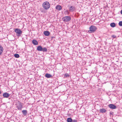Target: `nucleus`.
Instances as JSON below:
<instances>
[{
    "mask_svg": "<svg viewBox=\"0 0 122 122\" xmlns=\"http://www.w3.org/2000/svg\"><path fill=\"white\" fill-rule=\"evenodd\" d=\"M42 6L45 10H47L50 7V5L49 2L46 1L43 3Z\"/></svg>",
    "mask_w": 122,
    "mask_h": 122,
    "instance_id": "f257e3e1",
    "label": "nucleus"
},
{
    "mask_svg": "<svg viewBox=\"0 0 122 122\" xmlns=\"http://www.w3.org/2000/svg\"><path fill=\"white\" fill-rule=\"evenodd\" d=\"M14 31L16 33L17 36H20L22 35V31L18 28L15 29Z\"/></svg>",
    "mask_w": 122,
    "mask_h": 122,
    "instance_id": "f03ea898",
    "label": "nucleus"
},
{
    "mask_svg": "<svg viewBox=\"0 0 122 122\" xmlns=\"http://www.w3.org/2000/svg\"><path fill=\"white\" fill-rule=\"evenodd\" d=\"M97 29V28L94 25H92L89 27L90 30H88L89 32L92 33L94 32Z\"/></svg>",
    "mask_w": 122,
    "mask_h": 122,
    "instance_id": "7ed1b4c3",
    "label": "nucleus"
},
{
    "mask_svg": "<svg viewBox=\"0 0 122 122\" xmlns=\"http://www.w3.org/2000/svg\"><path fill=\"white\" fill-rule=\"evenodd\" d=\"M62 19L65 22L69 21L71 19V18L70 16H65L63 17Z\"/></svg>",
    "mask_w": 122,
    "mask_h": 122,
    "instance_id": "20e7f679",
    "label": "nucleus"
},
{
    "mask_svg": "<svg viewBox=\"0 0 122 122\" xmlns=\"http://www.w3.org/2000/svg\"><path fill=\"white\" fill-rule=\"evenodd\" d=\"M108 107L112 109H115L117 108V107L115 105L112 104H109L108 106Z\"/></svg>",
    "mask_w": 122,
    "mask_h": 122,
    "instance_id": "39448f33",
    "label": "nucleus"
},
{
    "mask_svg": "<svg viewBox=\"0 0 122 122\" xmlns=\"http://www.w3.org/2000/svg\"><path fill=\"white\" fill-rule=\"evenodd\" d=\"M10 95V94H9L7 92L4 93L3 94V96L5 98H8Z\"/></svg>",
    "mask_w": 122,
    "mask_h": 122,
    "instance_id": "423d86ee",
    "label": "nucleus"
},
{
    "mask_svg": "<svg viewBox=\"0 0 122 122\" xmlns=\"http://www.w3.org/2000/svg\"><path fill=\"white\" fill-rule=\"evenodd\" d=\"M75 10V7L74 6H71L69 7V11L70 12H73Z\"/></svg>",
    "mask_w": 122,
    "mask_h": 122,
    "instance_id": "0eeeda50",
    "label": "nucleus"
},
{
    "mask_svg": "<svg viewBox=\"0 0 122 122\" xmlns=\"http://www.w3.org/2000/svg\"><path fill=\"white\" fill-rule=\"evenodd\" d=\"M107 111L104 108L100 109L99 110V112L102 114L105 113Z\"/></svg>",
    "mask_w": 122,
    "mask_h": 122,
    "instance_id": "6e6552de",
    "label": "nucleus"
},
{
    "mask_svg": "<svg viewBox=\"0 0 122 122\" xmlns=\"http://www.w3.org/2000/svg\"><path fill=\"white\" fill-rule=\"evenodd\" d=\"M44 34L46 36H48L50 34V32L48 31H45L43 32Z\"/></svg>",
    "mask_w": 122,
    "mask_h": 122,
    "instance_id": "1a4fd4ad",
    "label": "nucleus"
},
{
    "mask_svg": "<svg viewBox=\"0 0 122 122\" xmlns=\"http://www.w3.org/2000/svg\"><path fill=\"white\" fill-rule=\"evenodd\" d=\"M32 42L34 45H37L38 44V42L36 40H33Z\"/></svg>",
    "mask_w": 122,
    "mask_h": 122,
    "instance_id": "9d476101",
    "label": "nucleus"
},
{
    "mask_svg": "<svg viewBox=\"0 0 122 122\" xmlns=\"http://www.w3.org/2000/svg\"><path fill=\"white\" fill-rule=\"evenodd\" d=\"M56 8L57 10H60L62 9L61 6L60 5H58L56 6Z\"/></svg>",
    "mask_w": 122,
    "mask_h": 122,
    "instance_id": "9b49d317",
    "label": "nucleus"
},
{
    "mask_svg": "<svg viewBox=\"0 0 122 122\" xmlns=\"http://www.w3.org/2000/svg\"><path fill=\"white\" fill-rule=\"evenodd\" d=\"M4 50L2 46L0 44V56L1 55Z\"/></svg>",
    "mask_w": 122,
    "mask_h": 122,
    "instance_id": "f8f14e48",
    "label": "nucleus"
},
{
    "mask_svg": "<svg viewBox=\"0 0 122 122\" xmlns=\"http://www.w3.org/2000/svg\"><path fill=\"white\" fill-rule=\"evenodd\" d=\"M42 47L41 46H39L37 48V50L38 51H42Z\"/></svg>",
    "mask_w": 122,
    "mask_h": 122,
    "instance_id": "ddd939ff",
    "label": "nucleus"
},
{
    "mask_svg": "<svg viewBox=\"0 0 122 122\" xmlns=\"http://www.w3.org/2000/svg\"><path fill=\"white\" fill-rule=\"evenodd\" d=\"M45 76L47 78H50L52 77V76L51 75L48 73H46L45 74Z\"/></svg>",
    "mask_w": 122,
    "mask_h": 122,
    "instance_id": "4468645a",
    "label": "nucleus"
},
{
    "mask_svg": "<svg viewBox=\"0 0 122 122\" xmlns=\"http://www.w3.org/2000/svg\"><path fill=\"white\" fill-rule=\"evenodd\" d=\"M42 51H43L44 52H46L47 51V50L46 47L42 48Z\"/></svg>",
    "mask_w": 122,
    "mask_h": 122,
    "instance_id": "2eb2a0df",
    "label": "nucleus"
},
{
    "mask_svg": "<svg viewBox=\"0 0 122 122\" xmlns=\"http://www.w3.org/2000/svg\"><path fill=\"white\" fill-rule=\"evenodd\" d=\"M110 25L111 27H114L115 26L116 24L114 23H112L110 24Z\"/></svg>",
    "mask_w": 122,
    "mask_h": 122,
    "instance_id": "dca6fc26",
    "label": "nucleus"
},
{
    "mask_svg": "<svg viewBox=\"0 0 122 122\" xmlns=\"http://www.w3.org/2000/svg\"><path fill=\"white\" fill-rule=\"evenodd\" d=\"M67 122H72V119L71 118H67Z\"/></svg>",
    "mask_w": 122,
    "mask_h": 122,
    "instance_id": "f3484780",
    "label": "nucleus"
},
{
    "mask_svg": "<svg viewBox=\"0 0 122 122\" xmlns=\"http://www.w3.org/2000/svg\"><path fill=\"white\" fill-rule=\"evenodd\" d=\"M27 112L26 110H23V115L25 116L27 114Z\"/></svg>",
    "mask_w": 122,
    "mask_h": 122,
    "instance_id": "a211bd4d",
    "label": "nucleus"
},
{
    "mask_svg": "<svg viewBox=\"0 0 122 122\" xmlns=\"http://www.w3.org/2000/svg\"><path fill=\"white\" fill-rule=\"evenodd\" d=\"M17 107H18V109L20 110H21V108H22V106L20 105L18 106Z\"/></svg>",
    "mask_w": 122,
    "mask_h": 122,
    "instance_id": "6ab92c4d",
    "label": "nucleus"
},
{
    "mask_svg": "<svg viewBox=\"0 0 122 122\" xmlns=\"http://www.w3.org/2000/svg\"><path fill=\"white\" fill-rule=\"evenodd\" d=\"M40 10L42 13H45L46 12L45 10L43 8H41L40 9Z\"/></svg>",
    "mask_w": 122,
    "mask_h": 122,
    "instance_id": "aec40b11",
    "label": "nucleus"
},
{
    "mask_svg": "<svg viewBox=\"0 0 122 122\" xmlns=\"http://www.w3.org/2000/svg\"><path fill=\"white\" fill-rule=\"evenodd\" d=\"M14 56L16 58H18L19 57V55L18 54H14Z\"/></svg>",
    "mask_w": 122,
    "mask_h": 122,
    "instance_id": "412c9836",
    "label": "nucleus"
},
{
    "mask_svg": "<svg viewBox=\"0 0 122 122\" xmlns=\"http://www.w3.org/2000/svg\"><path fill=\"white\" fill-rule=\"evenodd\" d=\"M118 25L120 26H122V21H120L119 22Z\"/></svg>",
    "mask_w": 122,
    "mask_h": 122,
    "instance_id": "4be33fe9",
    "label": "nucleus"
},
{
    "mask_svg": "<svg viewBox=\"0 0 122 122\" xmlns=\"http://www.w3.org/2000/svg\"><path fill=\"white\" fill-rule=\"evenodd\" d=\"M111 37L113 39L115 38L116 37V36L115 35H112V36Z\"/></svg>",
    "mask_w": 122,
    "mask_h": 122,
    "instance_id": "5701e85b",
    "label": "nucleus"
},
{
    "mask_svg": "<svg viewBox=\"0 0 122 122\" xmlns=\"http://www.w3.org/2000/svg\"><path fill=\"white\" fill-rule=\"evenodd\" d=\"M69 75L68 73H66L65 75V76L66 77H69Z\"/></svg>",
    "mask_w": 122,
    "mask_h": 122,
    "instance_id": "b1692460",
    "label": "nucleus"
},
{
    "mask_svg": "<svg viewBox=\"0 0 122 122\" xmlns=\"http://www.w3.org/2000/svg\"><path fill=\"white\" fill-rule=\"evenodd\" d=\"M72 122H77V120H72Z\"/></svg>",
    "mask_w": 122,
    "mask_h": 122,
    "instance_id": "393cba45",
    "label": "nucleus"
},
{
    "mask_svg": "<svg viewBox=\"0 0 122 122\" xmlns=\"http://www.w3.org/2000/svg\"><path fill=\"white\" fill-rule=\"evenodd\" d=\"M110 114H111L112 115V112H110Z\"/></svg>",
    "mask_w": 122,
    "mask_h": 122,
    "instance_id": "a878e982",
    "label": "nucleus"
},
{
    "mask_svg": "<svg viewBox=\"0 0 122 122\" xmlns=\"http://www.w3.org/2000/svg\"><path fill=\"white\" fill-rule=\"evenodd\" d=\"M121 14L122 15V10H121Z\"/></svg>",
    "mask_w": 122,
    "mask_h": 122,
    "instance_id": "bb28decb",
    "label": "nucleus"
},
{
    "mask_svg": "<svg viewBox=\"0 0 122 122\" xmlns=\"http://www.w3.org/2000/svg\"><path fill=\"white\" fill-rule=\"evenodd\" d=\"M22 113H23V110L22 111Z\"/></svg>",
    "mask_w": 122,
    "mask_h": 122,
    "instance_id": "cd10ccee",
    "label": "nucleus"
},
{
    "mask_svg": "<svg viewBox=\"0 0 122 122\" xmlns=\"http://www.w3.org/2000/svg\"><path fill=\"white\" fill-rule=\"evenodd\" d=\"M66 11L67 12H68V10H66Z\"/></svg>",
    "mask_w": 122,
    "mask_h": 122,
    "instance_id": "c85d7f7f",
    "label": "nucleus"
}]
</instances>
